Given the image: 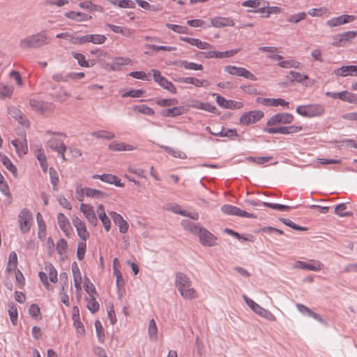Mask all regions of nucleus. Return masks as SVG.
I'll use <instances>...</instances> for the list:
<instances>
[{"label":"nucleus","instance_id":"f257e3e1","mask_svg":"<svg viewBox=\"0 0 357 357\" xmlns=\"http://www.w3.org/2000/svg\"><path fill=\"white\" fill-rule=\"evenodd\" d=\"M175 286L183 298L185 299L196 298L198 295L196 290L192 287L190 278L185 273L178 272L175 275Z\"/></svg>","mask_w":357,"mask_h":357},{"label":"nucleus","instance_id":"f03ea898","mask_svg":"<svg viewBox=\"0 0 357 357\" xmlns=\"http://www.w3.org/2000/svg\"><path fill=\"white\" fill-rule=\"evenodd\" d=\"M50 43V38L46 31L29 36L20 42L22 49L39 48Z\"/></svg>","mask_w":357,"mask_h":357},{"label":"nucleus","instance_id":"7ed1b4c3","mask_svg":"<svg viewBox=\"0 0 357 357\" xmlns=\"http://www.w3.org/2000/svg\"><path fill=\"white\" fill-rule=\"evenodd\" d=\"M325 112L324 107L321 104L300 105L296 108V112L305 117H315L322 115Z\"/></svg>","mask_w":357,"mask_h":357},{"label":"nucleus","instance_id":"20e7f679","mask_svg":"<svg viewBox=\"0 0 357 357\" xmlns=\"http://www.w3.org/2000/svg\"><path fill=\"white\" fill-rule=\"evenodd\" d=\"M29 105L31 109L39 114L50 113L54 109V105L53 103L36 98L30 99Z\"/></svg>","mask_w":357,"mask_h":357},{"label":"nucleus","instance_id":"39448f33","mask_svg":"<svg viewBox=\"0 0 357 357\" xmlns=\"http://www.w3.org/2000/svg\"><path fill=\"white\" fill-rule=\"evenodd\" d=\"M264 116V112L260 110H253L244 113L239 119L240 123L248 126L259 121Z\"/></svg>","mask_w":357,"mask_h":357},{"label":"nucleus","instance_id":"423d86ee","mask_svg":"<svg viewBox=\"0 0 357 357\" xmlns=\"http://www.w3.org/2000/svg\"><path fill=\"white\" fill-rule=\"evenodd\" d=\"M225 71L231 75L242 76L252 81L257 80L256 76L244 68L227 66L225 68Z\"/></svg>","mask_w":357,"mask_h":357},{"label":"nucleus","instance_id":"0eeeda50","mask_svg":"<svg viewBox=\"0 0 357 357\" xmlns=\"http://www.w3.org/2000/svg\"><path fill=\"white\" fill-rule=\"evenodd\" d=\"M18 220L22 233H26L31 228L32 220L31 213L28 209L24 208L20 211L18 215Z\"/></svg>","mask_w":357,"mask_h":357},{"label":"nucleus","instance_id":"6e6552de","mask_svg":"<svg viewBox=\"0 0 357 357\" xmlns=\"http://www.w3.org/2000/svg\"><path fill=\"white\" fill-rule=\"evenodd\" d=\"M199 236L200 243L204 246H214L215 245L216 237L208 230L200 226L197 231Z\"/></svg>","mask_w":357,"mask_h":357},{"label":"nucleus","instance_id":"1a4fd4ad","mask_svg":"<svg viewBox=\"0 0 357 357\" xmlns=\"http://www.w3.org/2000/svg\"><path fill=\"white\" fill-rule=\"evenodd\" d=\"M294 121V116L289 113H278L271 116L267 121V126H273L278 124H289Z\"/></svg>","mask_w":357,"mask_h":357},{"label":"nucleus","instance_id":"9d476101","mask_svg":"<svg viewBox=\"0 0 357 357\" xmlns=\"http://www.w3.org/2000/svg\"><path fill=\"white\" fill-rule=\"evenodd\" d=\"M221 211L227 215H236L248 218H256V216L254 214L250 213L245 211L241 210V208L236 206L229 204H225L222 206Z\"/></svg>","mask_w":357,"mask_h":357},{"label":"nucleus","instance_id":"9b49d317","mask_svg":"<svg viewBox=\"0 0 357 357\" xmlns=\"http://www.w3.org/2000/svg\"><path fill=\"white\" fill-rule=\"evenodd\" d=\"M72 222L76 228L77 235L82 240L86 241L89 238L90 234L86 229L85 223L77 216L73 218Z\"/></svg>","mask_w":357,"mask_h":357},{"label":"nucleus","instance_id":"f8f14e48","mask_svg":"<svg viewBox=\"0 0 357 357\" xmlns=\"http://www.w3.org/2000/svg\"><path fill=\"white\" fill-rule=\"evenodd\" d=\"M213 96H216L217 103L223 108L235 109H241L243 106V103L242 102L231 100H226L225 98L219 95H216L215 93L213 94Z\"/></svg>","mask_w":357,"mask_h":357},{"label":"nucleus","instance_id":"ddd939ff","mask_svg":"<svg viewBox=\"0 0 357 357\" xmlns=\"http://www.w3.org/2000/svg\"><path fill=\"white\" fill-rule=\"evenodd\" d=\"M80 211L90 224L93 226L97 225L98 220L92 206L82 203L80 205Z\"/></svg>","mask_w":357,"mask_h":357},{"label":"nucleus","instance_id":"4468645a","mask_svg":"<svg viewBox=\"0 0 357 357\" xmlns=\"http://www.w3.org/2000/svg\"><path fill=\"white\" fill-rule=\"evenodd\" d=\"M356 32L354 31H346L334 37L333 45L340 47L344 45L347 42L354 38L356 36Z\"/></svg>","mask_w":357,"mask_h":357},{"label":"nucleus","instance_id":"2eb2a0df","mask_svg":"<svg viewBox=\"0 0 357 357\" xmlns=\"http://www.w3.org/2000/svg\"><path fill=\"white\" fill-rule=\"evenodd\" d=\"M294 267L312 271H318L322 269L324 265L321 261L318 260H312L311 263H306L302 261H297L294 264Z\"/></svg>","mask_w":357,"mask_h":357},{"label":"nucleus","instance_id":"dca6fc26","mask_svg":"<svg viewBox=\"0 0 357 357\" xmlns=\"http://www.w3.org/2000/svg\"><path fill=\"white\" fill-rule=\"evenodd\" d=\"M92 178L93 179H100L103 182L109 183V184H114L116 186L118 187H123L124 183H121V180L115 175L110 174H103L102 175L98 174H94L92 176Z\"/></svg>","mask_w":357,"mask_h":357},{"label":"nucleus","instance_id":"f3484780","mask_svg":"<svg viewBox=\"0 0 357 357\" xmlns=\"http://www.w3.org/2000/svg\"><path fill=\"white\" fill-rule=\"evenodd\" d=\"M257 102L258 103H261L263 105L265 106H269V107H277L278 105H281L283 107H288L289 102L285 101L284 99L282 98H258L257 99Z\"/></svg>","mask_w":357,"mask_h":357},{"label":"nucleus","instance_id":"a211bd4d","mask_svg":"<svg viewBox=\"0 0 357 357\" xmlns=\"http://www.w3.org/2000/svg\"><path fill=\"white\" fill-rule=\"evenodd\" d=\"M109 214L112 218L114 222L119 226V231L123 234L126 233L128 229V224L123 218L120 214L114 211H111Z\"/></svg>","mask_w":357,"mask_h":357},{"label":"nucleus","instance_id":"6ab92c4d","mask_svg":"<svg viewBox=\"0 0 357 357\" xmlns=\"http://www.w3.org/2000/svg\"><path fill=\"white\" fill-rule=\"evenodd\" d=\"M57 221L60 229L64 232L66 236H70L72 228L70 227L68 219L62 213H59L57 215Z\"/></svg>","mask_w":357,"mask_h":357},{"label":"nucleus","instance_id":"aec40b11","mask_svg":"<svg viewBox=\"0 0 357 357\" xmlns=\"http://www.w3.org/2000/svg\"><path fill=\"white\" fill-rule=\"evenodd\" d=\"M211 26L217 28L234 26V22L231 18L223 17H215L212 18L211 20Z\"/></svg>","mask_w":357,"mask_h":357},{"label":"nucleus","instance_id":"412c9836","mask_svg":"<svg viewBox=\"0 0 357 357\" xmlns=\"http://www.w3.org/2000/svg\"><path fill=\"white\" fill-rule=\"evenodd\" d=\"M47 146L56 152L66 151L67 149L63 142L56 137L50 139L47 142Z\"/></svg>","mask_w":357,"mask_h":357},{"label":"nucleus","instance_id":"4be33fe9","mask_svg":"<svg viewBox=\"0 0 357 357\" xmlns=\"http://www.w3.org/2000/svg\"><path fill=\"white\" fill-rule=\"evenodd\" d=\"M335 75L341 77H346L347 75H357V66H342L334 70Z\"/></svg>","mask_w":357,"mask_h":357},{"label":"nucleus","instance_id":"5701e85b","mask_svg":"<svg viewBox=\"0 0 357 357\" xmlns=\"http://www.w3.org/2000/svg\"><path fill=\"white\" fill-rule=\"evenodd\" d=\"M181 40L188 43V44L196 46L202 50H208L211 48V45L201 41L197 38H188V37H181Z\"/></svg>","mask_w":357,"mask_h":357},{"label":"nucleus","instance_id":"b1692460","mask_svg":"<svg viewBox=\"0 0 357 357\" xmlns=\"http://www.w3.org/2000/svg\"><path fill=\"white\" fill-rule=\"evenodd\" d=\"M11 144L15 148L16 152L19 155H25L28 151V146L26 144V139H13Z\"/></svg>","mask_w":357,"mask_h":357},{"label":"nucleus","instance_id":"393cba45","mask_svg":"<svg viewBox=\"0 0 357 357\" xmlns=\"http://www.w3.org/2000/svg\"><path fill=\"white\" fill-rule=\"evenodd\" d=\"M106 26L109 27L113 32L121 33L125 37H130L133 34V31L126 26H116L112 24H107Z\"/></svg>","mask_w":357,"mask_h":357},{"label":"nucleus","instance_id":"a878e982","mask_svg":"<svg viewBox=\"0 0 357 357\" xmlns=\"http://www.w3.org/2000/svg\"><path fill=\"white\" fill-rule=\"evenodd\" d=\"M73 324L77 329V332L79 334H84L85 332L84 326L79 319V310L77 307H73Z\"/></svg>","mask_w":357,"mask_h":357},{"label":"nucleus","instance_id":"bb28decb","mask_svg":"<svg viewBox=\"0 0 357 357\" xmlns=\"http://www.w3.org/2000/svg\"><path fill=\"white\" fill-rule=\"evenodd\" d=\"M132 62L131 59L128 57H116L114 59L111 64V68L113 70H120L121 66L129 65Z\"/></svg>","mask_w":357,"mask_h":357},{"label":"nucleus","instance_id":"cd10ccee","mask_svg":"<svg viewBox=\"0 0 357 357\" xmlns=\"http://www.w3.org/2000/svg\"><path fill=\"white\" fill-rule=\"evenodd\" d=\"M109 149L112 151H132L135 150L136 147L130 144H126L123 142H112L111 144H109Z\"/></svg>","mask_w":357,"mask_h":357},{"label":"nucleus","instance_id":"c85d7f7f","mask_svg":"<svg viewBox=\"0 0 357 357\" xmlns=\"http://www.w3.org/2000/svg\"><path fill=\"white\" fill-rule=\"evenodd\" d=\"M65 16L69 19L77 21L82 22L86 21L91 18V16L88 15L86 13H80V12H74L70 11L65 13Z\"/></svg>","mask_w":357,"mask_h":357},{"label":"nucleus","instance_id":"c756f323","mask_svg":"<svg viewBox=\"0 0 357 357\" xmlns=\"http://www.w3.org/2000/svg\"><path fill=\"white\" fill-rule=\"evenodd\" d=\"M9 114L23 126H28L29 121L25 118L22 112L15 107L9 108Z\"/></svg>","mask_w":357,"mask_h":357},{"label":"nucleus","instance_id":"7c9ffc66","mask_svg":"<svg viewBox=\"0 0 357 357\" xmlns=\"http://www.w3.org/2000/svg\"><path fill=\"white\" fill-rule=\"evenodd\" d=\"M106 40L107 38L101 34H89L85 36L86 43H92L96 45L103 44Z\"/></svg>","mask_w":357,"mask_h":357},{"label":"nucleus","instance_id":"2f4dec72","mask_svg":"<svg viewBox=\"0 0 357 357\" xmlns=\"http://www.w3.org/2000/svg\"><path fill=\"white\" fill-rule=\"evenodd\" d=\"M184 108L183 107H174L173 108L163 109L162 114L167 117H176L184 113Z\"/></svg>","mask_w":357,"mask_h":357},{"label":"nucleus","instance_id":"473e14b6","mask_svg":"<svg viewBox=\"0 0 357 357\" xmlns=\"http://www.w3.org/2000/svg\"><path fill=\"white\" fill-rule=\"evenodd\" d=\"M0 160L5 167L9 170L14 176H17V168L6 155L0 154Z\"/></svg>","mask_w":357,"mask_h":357},{"label":"nucleus","instance_id":"72a5a7b5","mask_svg":"<svg viewBox=\"0 0 357 357\" xmlns=\"http://www.w3.org/2000/svg\"><path fill=\"white\" fill-rule=\"evenodd\" d=\"M45 270L47 274L49 275L50 280L53 283H56L58 280L57 271L54 267V266L50 263H47L45 265Z\"/></svg>","mask_w":357,"mask_h":357},{"label":"nucleus","instance_id":"f704fd0d","mask_svg":"<svg viewBox=\"0 0 357 357\" xmlns=\"http://www.w3.org/2000/svg\"><path fill=\"white\" fill-rule=\"evenodd\" d=\"M86 307L92 313H95L99 310V303L96 301L93 294H90L86 298Z\"/></svg>","mask_w":357,"mask_h":357},{"label":"nucleus","instance_id":"c9c22d12","mask_svg":"<svg viewBox=\"0 0 357 357\" xmlns=\"http://www.w3.org/2000/svg\"><path fill=\"white\" fill-rule=\"evenodd\" d=\"M181 225L185 229L190 231L194 234H197V231L200 227L199 224L192 222L188 220H183Z\"/></svg>","mask_w":357,"mask_h":357},{"label":"nucleus","instance_id":"e433bc0d","mask_svg":"<svg viewBox=\"0 0 357 357\" xmlns=\"http://www.w3.org/2000/svg\"><path fill=\"white\" fill-rule=\"evenodd\" d=\"M256 314L268 321H276L275 316L271 311H269L266 309H264L261 306L259 307V308L258 309Z\"/></svg>","mask_w":357,"mask_h":357},{"label":"nucleus","instance_id":"4c0bfd02","mask_svg":"<svg viewBox=\"0 0 357 357\" xmlns=\"http://www.w3.org/2000/svg\"><path fill=\"white\" fill-rule=\"evenodd\" d=\"M91 135L98 139H103L107 140L112 139L115 137V135L113 132L106 130H99L93 132L91 133Z\"/></svg>","mask_w":357,"mask_h":357},{"label":"nucleus","instance_id":"58836bf2","mask_svg":"<svg viewBox=\"0 0 357 357\" xmlns=\"http://www.w3.org/2000/svg\"><path fill=\"white\" fill-rule=\"evenodd\" d=\"M50 181L52 185L53 190H58V183L59 182V175L57 172L53 168L50 167L49 169Z\"/></svg>","mask_w":357,"mask_h":357},{"label":"nucleus","instance_id":"ea45409f","mask_svg":"<svg viewBox=\"0 0 357 357\" xmlns=\"http://www.w3.org/2000/svg\"><path fill=\"white\" fill-rule=\"evenodd\" d=\"M242 6L257 8L261 6H268V2L264 0H248L243 2Z\"/></svg>","mask_w":357,"mask_h":357},{"label":"nucleus","instance_id":"a19ab883","mask_svg":"<svg viewBox=\"0 0 357 357\" xmlns=\"http://www.w3.org/2000/svg\"><path fill=\"white\" fill-rule=\"evenodd\" d=\"M214 136H218V137H234L238 136L237 132L235 129H229V128H225L222 127L219 133H214Z\"/></svg>","mask_w":357,"mask_h":357},{"label":"nucleus","instance_id":"79ce46f5","mask_svg":"<svg viewBox=\"0 0 357 357\" xmlns=\"http://www.w3.org/2000/svg\"><path fill=\"white\" fill-rule=\"evenodd\" d=\"M148 331L151 340L155 341L157 340L158 328L153 319H151L149 321Z\"/></svg>","mask_w":357,"mask_h":357},{"label":"nucleus","instance_id":"37998d69","mask_svg":"<svg viewBox=\"0 0 357 357\" xmlns=\"http://www.w3.org/2000/svg\"><path fill=\"white\" fill-rule=\"evenodd\" d=\"M113 5L118 6L120 8H131L135 7V3L130 0H108Z\"/></svg>","mask_w":357,"mask_h":357},{"label":"nucleus","instance_id":"c03bdc74","mask_svg":"<svg viewBox=\"0 0 357 357\" xmlns=\"http://www.w3.org/2000/svg\"><path fill=\"white\" fill-rule=\"evenodd\" d=\"M180 66L183 67L187 70H203V66L201 64L188 62L187 61H181Z\"/></svg>","mask_w":357,"mask_h":357},{"label":"nucleus","instance_id":"a18cd8bd","mask_svg":"<svg viewBox=\"0 0 357 357\" xmlns=\"http://www.w3.org/2000/svg\"><path fill=\"white\" fill-rule=\"evenodd\" d=\"M85 195L89 197L94 198H102L106 195V194L100 190L85 188Z\"/></svg>","mask_w":357,"mask_h":357},{"label":"nucleus","instance_id":"49530a36","mask_svg":"<svg viewBox=\"0 0 357 357\" xmlns=\"http://www.w3.org/2000/svg\"><path fill=\"white\" fill-rule=\"evenodd\" d=\"M17 264V257L15 252H10L9 255V260L7 264V271H15Z\"/></svg>","mask_w":357,"mask_h":357},{"label":"nucleus","instance_id":"de8ad7c7","mask_svg":"<svg viewBox=\"0 0 357 357\" xmlns=\"http://www.w3.org/2000/svg\"><path fill=\"white\" fill-rule=\"evenodd\" d=\"M51 96L54 100L63 102L70 96V95L65 90L60 89L58 92L52 94Z\"/></svg>","mask_w":357,"mask_h":357},{"label":"nucleus","instance_id":"09e8293b","mask_svg":"<svg viewBox=\"0 0 357 357\" xmlns=\"http://www.w3.org/2000/svg\"><path fill=\"white\" fill-rule=\"evenodd\" d=\"M344 24H346V21L344 19L343 15L333 17L328 20L326 22V24L330 27L337 26Z\"/></svg>","mask_w":357,"mask_h":357},{"label":"nucleus","instance_id":"8fccbe9b","mask_svg":"<svg viewBox=\"0 0 357 357\" xmlns=\"http://www.w3.org/2000/svg\"><path fill=\"white\" fill-rule=\"evenodd\" d=\"M86 248V244L85 241L82 240V241H79L77 245V257L79 261H82L85 255Z\"/></svg>","mask_w":357,"mask_h":357},{"label":"nucleus","instance_id":"3c124183","mask_svg":"<svg viewBox=\"0 0 357 357\" xmlns=\"http://www.w3.org/2000/svg\"><path fill=\"white\" fill-rule=\"evenodd\" d=\"M262 204L265 206L269 207L273 209L281 211H289L291 207L287 205L280 204H271L268 202H262Z\"/></svg>","mask_w":357,"mask_h":357},{"label":"nucleus","instance_id":"603ef678","mask_svg":"<svg viewBox=\"0 0 357 357\" xmlns=\"http://www.w3.org/2000/svg\"><path fill=\"white\" fill-rule=\"evenodd\" d=\"M8 314L10 318V321L13 325L16 324L17 320L18 313L16 306L14 304L9 305Z\"/></svg>","mask_w":357,"mask_h":357},{"label":"nucleus","instance_id":"864d4df0","mask_svg":"<svg viewBox=\"0 0 357 357\" xmlns=\"http://www.w3.org/2000/svg\"><path fill=\"white\" fill-rule=\"evenodd\" d=\"M13 88L0 84V98H10L13 93Z\"/></svg>","mask_w":357,"mask_h":357},{"label":"nucleus","instance_id":"5fc2aeb1","mask_svg":"<svg viewBox=\"0 0 357 357\" xmlns=\"http://www.w3.org/2000/svg\"><path fill=\"white\" fill-rule=\"evenodd\" d=\"M159 84L165 89L168 90L172 93H176V89L175 86L171 82L168 81L165 77L164 79H162Z\"/></svg>","mask_w":357,"mask_h":357},{"label":"nucleus","instance_id":"6e6d98bb","mask_svg":"<svg viewBox=\"0 0 357 357\" xmlns=\"http://www.w3.org/2000/svg\"><path fill=\"white\" fill-rule=\"evenodd\" d=\"M0 191L6 196L10 197V190L7 182L5 181L4 177L0 173Z\"/></svg>","mask_w":357,"mask_h":357},{"label":"nucleus","instance_id":"4d7b16f0","mask_svg":"<svg viewBox=\"0 0 357 357\" xmlns=\"http://www.w3.org/2000/svg\"><path fill=\"white\" fill-rule=\"evenodd\" d=\"M264 130L269 134L281 133L287 134V126L273 127L264 128Z\"/></svg>","mask_w":357,"mask_h":357},{"label":"nucleus","instance_id":"13d9d810","mask_svg":"<svg viewBox=\"0 0 357 357\" xmlns=\"http://www.w3.org/2000/svg\"><path fill=\"white\" fill-rule=\"evenodd\" d=\"M278 66L284 68H297L300 66V63L295 60L283 61L278 63Z\"/></svg>","mask_w":357,"mask_h":357},{"label":"nucleus","instance_id":"bf43d9fd","mask_svg":"<svg viewBox=\"0 0 357 357\" xmlns=\"http://www.w3.org/2000/svg\"><path fill=\"white\" fill-rule=\"evenodd\" d=\"M156 103L161 107H167V106H173L178 103L176 99L169 98V99H163L160 98L156 100Z\"/></svg>","mask_w":357,"mask_h":357},{"label":"nucleus","instance_id":"052dcab7","mask_svg":"<svg viewBox=\"0 0 357 357\" xmlns=\"http://www.w3.org/2000/svg\"><path fill=\"white\" fill-rule=\"evenodd\" d=\"M74 59H77L79 66L82 67H89V63L85 59V56L80 53L72 52Z\"/></svg>","mask_w":357,"mask_h":357},{"label":"nucleus","instance_id":"680f3d73","mask_svg":"<svg viewBox=\"0 0 357 357\" xmlns=\"http://www.w3.org/2000/svg\"><path fill=\"white\" fill-rule=\"evenodd\" d=\"M166 26L178 33H187L188 28L177 24H166Z\"/></svg>","mask_w":357,"mask_h":357},{"label":"nucleus","instance_id":"e2e57ef3","mask_svg":"<svg viewBox=\"0 0 357 357\" xmlns=\"http://www.w3.org/2000/svg\"><path fill=\"white\" fill-rule=\"evenodd\" d=\"M305 17L306 13L304 12H301L289 16L287 20L291 23H298L301 20H304Z\"/></svg>","mask_w":357,"mask_h":357},{"label":"nucleus","instance_id":"0e129e2a","mask_svg":"<svg viewBox=\"0 0 357 357\" xmlns=\"http://www.w3.org/2000/svg\"><path fill=\"white\" fill-rule=\"evenodd\" d=\"M72 271L73 274L74 282L82 281L81 272L76 262L72 264Z\"/></svg>","mask_w":357,"mask_h":357},{"label":"nucleus","instance_id":"69168bd1","mask_svg":"<svg viewBox=\"0 0 357 357\" xmlns=\"http://www.w3.org/2000/svg\"><path fill=\"white\" fill-rule=\"evenodd\" d=\"M95 328L97 333V336L100 342H102L103 337L105 336L104 329L101 324V322L98 320L95 322Z\"/></svg>","mask_w":357,"mask_h":357},{"label":"nucleus","instance_id":"338daca9","mask_svg":"<svg viewBox=\"0 0 357 357\" xmlns=\"http://www.w3.org/2000/svg\"><path fill=\"white\" fill-rule=\"evenodd\" d=\"M245 302L246 303V304L250 307V308L254 312H257L258 309L259 308L260 305H258L257 303H256L253 300L249 298L248 296H243Z\"/></svg>","mask_w":357,"mask_h":357},{"label":"nucleus","instance_id":"774afa93","mask_svg":"<svg viewBox=\"0 0 357 357\" xmlns=\"http://www.w3.org/2000/svg\"><path fill=\"white\" fill-rule=\"evenodd\" d=\"M67 247V241L65 239L61 238L57 243L56 251L59 255H62L66 250Z\"/></svg>","mask_w":357,"mask_h":357}]
</instances>
